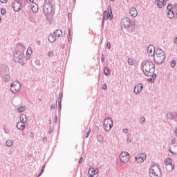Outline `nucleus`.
<instances>
[{"mask_svg":"<svg viewBox=\"0 0 177 177\" xmlns=\"http://www.w3.org/2000/svg\"><path fill=\"white\" fill-rule=\"evenodd\" d=\"M1 15H2V16H5V15H6V10L5 8L1 9Z\"/></svg>","mask_w":177,"mask_h":177,"instance_id":"obj_36","label":"nucleus"},{"mask_svg":"<svg viewBox=\"0 0 177 177\" xmlns=\"http://www.w3.org/2000/svg\"><path fill=\"white\" fill-rule=\"evenodd\" d=\"M170 165L171 167V169H175V165L174 164L171 163Z\"/></svg>","mask_w":177,"mask_h":177,"instance_id":"obj_59","label":"nucleus"},{"mask_svg":"<svg viewBox=\"0 0 177 177\" xmlns=\"http://www.w3.org/2000/svg\"><path fill=\"white\" fill-rule=\"evenodd\" d=\"M165 164L166 165H171L172 164V159L171 158H167L165 160Z\"/></svg>","mask_w":177,"mask_h":177,"instance_id":"obj_24","label":"nucleus"},{"mask_svg":"<svg viewBox=\"0 0 177 177\" xmlns=\"http://www.w3.org/2000/svg\"><path fill=\"white\" fill-rule=\"evenodd\" d=\"M174 42V44H177V37L175 38Z\"/></svg>","mask_w":177,"mask_h":177,"instance_id":"obj_63","label":"nucleus"},{"mask_svg":"<svg viewBox=\"0 0 177 177\" xmlns=\"http://www.w3.org/2000/svg\"><path fill=\"white\" fill-rule=\"evenodd\" d=\"M30 138H34V133H32V132L30 133Z\"/></svg>","mask_w":177,"mask_h":177,"instance_id":"obj_61","label":"nucleus"},{"mask_svg":"<svg viewBox=\"0 0 177 177\" xmlns=\"http://www.w3.org/2000/svg\"><path fill=\"white\" fill-rule=\"evenodd\" d=\"M174 133H175L176 136L177 137V130L176 129L175 130Z\"/></svg>","mask_w":177,"mask_h":177,"instance_id":"obj_64","label":"nucleus"},{"mask_svg":"<svg viewBox=\"0 0 177 177\" xmlns=\"http://www.w3.org/2000/svg\"><path fill=\"white\" fill-rule=\"evenodd\" d=\"M153 50L154 52V50H156V48L153 46V45H149L148 46L147 52L149 53V56H151L152 57L155 55L154 53H153Z\"/></svg>","mask_w":177,"mask_h":177,"instance_id":"obj_13","label":"nucleus"},{"mask_svg":"<svg viewBox=\"0 0 177 177\" xmlns=\"http://www.w3.org/2000/svg\"><path fill=\"white\" fill-rule=\"evenodd\" d=\"M55 104H52V105L50 106V109H51V110H55Z\"/></svg>","mask_w":177,"mask_h":177,"instance_id":"obj_54","label":"nucleus"},{"mask_svg":"<svg viewBox=\"0 0 177 177\" xmlns=\"http://www.w3.org/2000/svg\"><path fill=\"white\" fill-rule=\"evenodd\" d=\"M53 132V127H50L49 130H48V133H52Z\"/></svg>","mask_w":177,"mask_h":177,"instance_id":"obj_47","label":"nucleus"},{"mask_svg":"<svg viewBox=\"0 0 177 177\" xmlns=\"http://www.w3.org/2000/svg\"><path fill=\"white\" fill-rule=\"evenodd\" d=\"M48 56L49 57L53 56V51H49L48 53Z\"/></svg>","mask_w":177,"mask_h":177,"instance_id":"obj_48","label":"nucleus"},{"mask_svg":"<svg viewBox=\"0 0 177 177\" xmlns=\"http://www.w3.org/2000/svg\"><path fill=\"white\" fill-rule=\"evenodd\" d=\"M107 19H109V14L107 13V11H104L102 20H107Z\"/></svg>","mask_w":177,"mask_h":177,"instance_id":"obj_29","label":"nucleus"},{"mask_svg":"<svg viewBox=\"0 0 177 177\" xmlns=\"http://www.w3.org/2000/svg\"><path fill=\"white\" fill-rule=\"evenodd\" d=\"M121 23L124 28H128L131 26V19L127 17H124L122 19Z\"/></svg>","mask_w":177,"mask_h":177,"instance_id":"obj_10","label":"nucleus"},{"mask_svg":"<svg viewBox=\"0 0 177 177\" xmlns=\"http://www.w3.org/2000/svg\"><path fill=\"white\" fill-rule=\"evenodd\" d=\"M171 145H175V139L171 140Z\"/></svg>","mask_w":177,"mask_h":177,"instance_id":"obj_62","label":"nucleus"},{"mask_svg":"<svg viewBox=\"0 0 177 177\" xmlns=\"http://www.w3.org/2000/svg\"><path fill=\"white\" fill-rule=\"evenodd\" d=\"M11 6L15 12H20V10H21L22 4L19 0H15Z\"/></svg>","mask_w":177,"mask_h":177,"instance_id":"obj_8","label":"nucleus"},{"mask_svg":"<svg viewBox=\"0 0 177 177\" xmlns=\"http://www.w3.org/2000/svg\"><path fill=\"white\" fill-rule=\"evenodd\" d=\"M120 159L122 162H128L129 161V154L128 152H122L120 155Z\"/></svg>","mask_w":177,"mask_h":177,"instance_id":"obj_9","label":"nucleus"},{"mask_svg":"<svg viewBox=\"0 0 177 177\" xmlns=\"http://www.w3.org/2000/svg\"><path fill=\"white\" fill-rule=\"evenodd\" d=\"M153 61L156 64H162L165 62V53L160 48L154 50L153 52Z\"/></svg>","mask_w":177,"mask_h":177,"instance_id":"obj_2","label":"nucleus"},{"mask_svg":"<svg viewBox=\"0 0 177 177\" xmlns=\"http://www.w3.org/2000/svg\"><path fill=\"white\" fill-rule=\"evenodd\" d=\"M1 3H6L8 2V0H1Z\"/></svg>","mask_w":177,"mask_h":177,"instance_id":"obj_58","label":"nucleus"},{"mask_svg":"<svg viewBox=\"0 0 177 177\" xmlns=\"http://www.w3.org/2000/svg\"><path fill=\"white\" fill-rule=\"evenodd\" d=\"M104 74L106 75V77H109L110 74H111V72L110 71V69H109V67H105L104 69Z\"/></svg>","mask_w":177,"mask_h":177,"instance_id":"obj_20","label":"nucleus"},{"mask_svg":"<svg viewBox=\"0 0 177 177\" xmlns=\"http://www.w3.org/2000/svg\"><path fill=\"white\" fill-rule=\"evenodd\" d=\"M88 170L91 171V174H93L91 175H93H93H97V174H99V169H97V168L95 169L93 167H91V168H89ZM89 171H88V174H89Z\"/></svg>","mask_w":177,"mask_h":177,"instance_id":"obj_17","label":"nucleus"},{"mask_svg":"<svg viewBox=\"0 0 177 177\" xmlns=\"http://www.w3.org/2000/svg\"><path fill=\"white\" fill-rule=\"evenodd\" d=\"M97 142H99L100 143L102 142L104 140L103 136H102V135L97 136Z\"/></svg>","mask_w":177,"mask_h":177,"instance_id":"obj_30","label":"nucleus"},{"mask_svg":"<svg viewBox=\"0 0 177 177\" xmlns=\"http://www.w3.org/2000/svg\"><path fill=\"white\" fill-rule=\"evenodd\" d=\"M32 12H33V13H37V12H38V6H37V4H35V6H32Z\"/></svg>","mask_w":177,"mask_h":177,"instance_id":"obj_26","label":"nucleus"},{"mask_svg":"<svg viewBox=\"0 0 177 177\" xmlns=\"http://www.w3.org/2000/svg\"><path fill=\"white\" fill-rule=\"evenodd\" d=\"M68 41H70V38H71V28H69L68 30Z\"/></svg>","mask_w":177,"mask_h":177,"instance_id":"obj_42","label":"nucleus"},{"mask_svg":"<svg viewBox=\"0 0 177 177\" xmlns=\"http://www.w3.org/2000/svg\"><path fill=\"white\" fill-rule=\"evenodd\" d=\"M101 61H102V63H103V62H104V55L102 54V56L101 57Z\"/></svg>","mask_w":177,"mask_h":177,"instance_id":"obj_55","label":"nucleus"},{"mask_svg":"<svg viewBox=\"0 0 177 177\" xmlns=\"http://www.w3.org/2000/svg\"><path fill=\"white\" fill-rule=\"evenodd\" d=\"M43 12L45 16H50L53 12L52 4L45 3L43 7Z\"/></svg>","mask_w":177,"mask_h":177,"instance_id":"obj_5","label":"nucleus"},{"mask_svg":"<svg viewBox=\"0 0 177 177\" xmlns=\"http://www.w3.org/2000/svg\"><path fill=\"white\" fill-rule=\"evenodd\" d=\"M175 66H176V61H175V59H173L171 62V67L172 68H175Z\"/></svg>","mask_w":177,"mask_h":177,"instance_id":"obj_32","label":"nucleus"},{"mask_svg":"<svg viewBox=\"0 0 177 177\" xmlns=\"http://www.w3.org/2000/svg\"><path fill=\"white\" fill-rule=\"evenodd\" d=\"M165 5H167V1L163 0V2L162 1V6H165Z\"/></svg>","mask_w":177,"mask_h":177,"instance_id":"obj_52","label":"nucleus"},{"mask_svg":"<svg viewBox=\"0 0 177 177\" xmlns=\"http://www.w3.org/2000/svg\"><path fill=\"white\" fill-rule=\"evenodd\" d=\"M20 122H24L26 124L27 122V116L24 114H22L19 116Z\"/></svg>","mask_w":177,"mask_h":177,"instance_id":"obj_19","label":"nucleus"},{"mask_svg":"<svg viewBox=\"0 0 177 177\" xmlns=\"http://www.w3.org/2000/svg\"><path fill=\"white\" fill-rule=\"evenodd\" d=\"M57 102H58V107L59 110H62V100L57 99Z\"/></svg>","mask_w":177,"mask_h":177,"instance_id":"obj_35","label":"nucleus"},{"mask_svg":"<svg viewBox=\"0 0 177 177\" xmlns=\"http://www.w3.org/2000/svg\"><path fill=\"white\" fill-rule=\"evenodd\" d=\"M12 145H13V142L12 141V140H8L6 141V145L8 147H10V146H12Z\"/></svg>","mask_w":177,"mask_h":177,"instance_id":"obj_28","label":"nucleus"},{"mask_svg":"<svg viewBox=\"0 0 177 177\" xmlns=\"http://www.w3.org/2000/svg\"><path fill=\"white\" fill-rule=\"evenodd\" d=\"M10 81V75H6L5 76V82H9Z\"/></svg>","mask_w":177,"mask_h":177,"instance_id":"obj_33","label":"nucleus"},{"mask_svg":"<svg viewBox=\"0 0 177 177\" xmlns=\"http://www.w3.org/2000/svg\"><path fill=\"white\" fill-rule=\"evenodd\" d=\"M102 89H103L104 91H106L107 89V84H104L102 85Z\"/></svg>","mask_w":177,"mask_h":177,"instance_id":"obj_46","label":"nucleus"},{"mask_svg":"<svg viewBox=\"0 0 177 177\" xmlns=\"http://www.w3.org/2000/svg\"><path fill=\"white\" fill-rule=\"evenodd\" d=\"M128 64H129V66H133V64H135V61H133V59L129 58L128 60Z\"/></svg>","mask_w":177,"mask_h":177,"instance_id":"obj_31","label":"nucleus"},{"mask_svg":"<svg viewBox=\"0 0 177 177\" xmlns=\"http://www.w3.org/2000/svg\"><path fill=\"white\" fill-rule=\"evenodd\" d=\"M123 132H124V133H128V129H123Z\"/></svg>","mask_w":177,"mask_h":177,"instance_id":"obj_57","label":"nucleus"},{"mask_svg":"<svg viewBox=\"0 0 177 177\" xmlns=\"http://www.w3.org/2000/svg\"><path fill=\"white\" fill-rule=\"evenodd\" d=\"M140 121L142 124H145V122H146V118L145 117H141Z\"/></svg>","mask_w":177,"mask_h":177,"instance_id":"obj_40","label":"nucleus"},{"mask_svg":"<svg viewBox=\"0 0 177 177\" xmlns=\"http://www.w3.org/2000/svg\"><path fill=\"white\" fill-rule=\"evenodd\" d=\"M106 48L108 49H111V44L109 41L106 43Z\"/></svg>","mask_w":177,"mask_h":177,"instance_id":"obj_44","label":"nucleus"},{"mask_svg":"<svg viewBox=\"0 0 177 177\" xmlns=\"http://www.w3.org/2000/svg\"><path fill=\"white\" fill-rule=\"evenodd\" d=\"M135 159L137 162H143L146 160V153H139L135 157Z\"/></svg>","mask_w":177,"mask_h":177,"instance_id":"obj_11","label":"nucleus"},{"mask_svg":"<svg viewBox=\"0 0 177 177\" xmlns=\"http://www.w3.org/2000/svg\"><path fill=\"white\" fill-rule=\"evenodd\" d=\"M55 123L57 124V115L55 116Z\"/></svg>","mask_w":177,"mask_h":177,"instance_id":"obj_56","label":"nucleus"},{"mask_svg":"<svg viewBox=\"0 0 177 177\" xmlns=\"http://www.w3.org/2000/svg\"><path fill=\"white\" fill-rule=\"evenodd\" d=\"M173 118H174V120H176V118H177V113L176 112L173 115Z\"/></svg>","mask_w":177,"mask_h":177,"instance_id":"obj_53","label":"nucleus"},{"mask_svg":"<svg viewBox=\"0 0 177 177\" xmlns=\"http://www.w3.org/2000/svg\"><path fill=\"white\" fill-rule=\"evenodd\" d=\"M91 128L88 129L87 133L86 134V139H88V138H89V135H91Z\"/></svg>","mask_w":177,"mask_h":177,"instance_id":"obj_39","label":"nucleus"},{"mask_svg":"<svg viewBox=\"0 0 177 177\" xmlns=\"http://www.w3.org/2000/svg\"><path fill=\"white\" fill-rule=\"evenodd\" d=\"M48 41L51 43L53 44L55 41H56V36H53V35H50L48 36Z\"/></svg>","mask_w":177,"mask_h":177,"instance_id":"obj_22","label":"nucleus"},{"mask_svg":"<svg viewBox=\"0 0 177 177\" xmlns=\"http://www.w3.org/2000/svg\"><path fill=\"white\" fill-rule=\"evenodd\" d=\"M169 153H171V154H173L174 156H176V153L174 151H172V150H171V149H169Z\"/></svg>","mask_w":177,"mask_h":177,"instance_id":"obj_49","label":"nucleus"},{"mask_svg":"<svg viewBox=\"0 0 177 177\" xmlns=\"http://www.w3.org/2000/svg\"><path fill=\"white\" fill-rule=\"evenodd\" d=\"M156 3H157V6L159 7V8H162V1H160V0H156Z\"/></svg>","mask_w":177,"mask_h":177,"instance_id":"obj_34","label":"nucleus"},{"mask_svg":"<svg viewBox=\"0 0 177 177\" xmlns=\"http://www.w3.org/2000/svg\"><path fill=\"white\" fill-rule=\"evenodd\" d=\"M151 177H161V167L158 164H151L149 169Z\"/></svg>","mask_w":177,"mask_h":177,"instance_id":"obj_3","label":"nucleus"},{"mask_svg":"<svg viewBox=\"0 0 177 177\" xmlns=\"http://www.w3.org/2000/svg\"><path fill=\"white\" fill-rule=\"evenodd\" d=\"M175 14H174V11H168L167 12V17L169 19H172L173 17H174Z\"/></svg>","mask_w":177,"mask_h":177,"instance_id":"obj_25","label":"nucleus"},{"mask_svg":"<svg viewBox=\"0 0 177 177\" xmlns=\"http://www.w3.org/2000/svg\"><path fill=\"white\" fill-rule=\"evenodd\" d=\"M166 117L167 120H169L170 121H172V120H174V114H172V113L171 112H168L166 115Z\"/></svg>","mask_w":177,"mask_h":177,"instance_id":"obj_23","label":"nucleus"},{"mask_svg":"<svg viewBox=\"0 0 177 177\" xmlns=\"http://www.w3.org/2000/svg\"><path fill=\"white\" fill-rule=\"evenodd\" d=\"M143 89V84L142 83H139L137 86L134 87L133 92L136 95H139L142 90Z\"/></svg>","mask_w":177,"mask_h":177,"instance_id":"obj_12","label":"nucleus"},{"mask_svg":"<svg viewBox=\"0 0 177 177\" xmlns=\"http://www.w3.org/2000/svg\"><path fill=\"white\" fill-rule=\"evenodd\" d=\"M30 57H31V55H26V60H30Z\"/></svg>","mask_w":177,"mask_h":177,"instance_id":"obj_60","label":"nucleus"},{"mask_svg":"<svg viewBox=\"0 0 177 177\" xmlns=\"http://www.w3.org/2000/svg\"><path fill=\"white\" fill-rule=\"evenodd\" d=\"M141 70L146 77H151V74L156 71V65L153 62L145 60L141 63Z\"/></svg>","mask_w":177,"mask_h":177,"instance_id":"obj_1","label":"nucleus"},{"mask_svg":"<svg viewBox=\"0 0 177 177\" xmlns=\"http://www.w3.org/2000/svg\"><path fill=\"white\" fill-rule=\"evenodd\" d=\"M25 110H26V106H20L17 109L18 113H23V111H24Z\"/></svg>","mask_w":177,"mask_h":177,"instance_id":"obj_27","label":"nucleus"},{"mask_svg":"<svg viewBox=\"0 0 177 177\" xmlns=\"http://www.w3.org/2000/svg\"><path fill=\"white\" fill-rule=\"evenodd\" d=\"M45 170H44V169H41V171H40V172L39 173V174L37 175V177H39V176H41V175H42V174H44V171Z\"/></svg>","mask_w":177,"mask_h":177,"instance_id":"obj_45","label":"nucleus"},{"mask_svg":"<svg viewBox=\"0 0 177 177\" xmlns=\"http://www.w3.org/2000/svg\"><path fill=\"white\" fill-rule=\"evenodd\" d=\"M13 56L15 63H21L23 60V57H24V54L20 51H16L15 53L13 54Z\"/></svg>","mask_w":177,"mask_h":177,"instance_id":"obj_7","label":"nucleus"},{"mask_svg":"<svg viewBox=\"0 0 177 177\" xmlns=\"http://www.w3.org/2000/svg\"><path fill=\"white\" fill-rule=\"evenodd\" d=\"M113 128V120L110 118H107L104 121V129L107 132Z\"/></svg>","mask_w":177,"mask_h":177,"instance_id":"obj_6","label":"nucleus"},{"mask_svg":"<svg viewBox=\"0 0 177 177\" xmlns=\"http://www.w3.org/2000/svg\"><path fill=\"white\" fill-rule=\"evenodd\" d=\"M3 131H4L5 133H9V132H10V130L8 127H4Z\"/></svg>","mask_w":177,"mask_h":177,"instance_id":"obj_41","label":"nucleus"},{"mask_svg":"<svg viewBox=\"0 0 177 177\" xmlns=\"http://www.w3.org/2000/svg\"><path fill=\"white\" fill-rule=\"evenodd\" d=\"M172 9H174V7H172V4H169L168 6H167V10H168V12H169V11H172Z\"/></svg>","mask_w":177,"mask_h":177,"instance_id":"obj_38","label":"nucleus"},{"mask_svg":"<svg viewBox=\"0 0 177 177\" xmlns=\"http://www.w3.org/2000/svg\"><path fill=\"white\" fill-rule=\"evenodd\" d=\"M109 17H111V20L113 19V11L111 10V5H109L107 8Z\"/></svg>","mask_w":177,"mask_h":177,"instance_id":"obj_18","label":"nucleus"},{"mask_svg":"<svg viewBox=\"0 0 177 177\" xmlns=\"http://www.w3.org/2000/svg\"><path fill=\"white\" fill-rule=\"evenodd\" d=\"M82 161H84V158L82 157L80 158L79 164H82Z\"/></svg>","mask_w":177,"mask_h":177,"instance_id":"obj_51","label":"nucleus"},{"mask_svg":"<svg viewBox=\"0 0 177 177\" xmlns=\"http://www.w3.org/2000/svg\"><path fill=\"white\" fill-rule=\"evenodd\" d=\"M24 122H19L17 123V129H19L20 131H23L26 128V124H24Z\"/></svg>","mask_w":177,"mask_h":177,"instance_id":"obj_15","label":"nucleus"},{"mask_svg":"<svg viewBox=\"0 0 177 177\" xmlns=\"http://www.w3.org/2000/svg\"><path fill=\"white\" fill-rule=\"evenodd\" d=\"M32 53V50H31V48H30V49L28 50H27L26 51V55H30V56H31V53Z\"/></svg>","mask_w":177,"mask_h":177,"instance_id":"obj_43","label":"nucleus"},{"mask_svg":"<svg viewBox=\"0 0 177 177\" xmlns=\"http://www.w3.org/2000/svg\"><path fill=\"white\" fill-rule=\"evenodd\" d=\"M127 143H131V142H132V139L131 138V134H129L127 136Z\"/></svg>","mask_w":177,"mask_h":177,"instance_id":"obj_37","label":"nucleus"},{"mask_svg":"<svg viewBox=\"0 0 177 177\" xmlns=\"http://www.w3.org/2000/svg\"><path fill=\"white\" fill-rule=\"evenodd\" d=\"M151 78H148L147 81L148 82H151V84H153V82H154V80H156V78H157V75L156 73H154V72L151 75Z\"/></svg>","mask_w":177,"mask_h":177,"instance_id":"obj_16","label":"nucleus"},{"mask_svg":"<svg viewBox=\"0 0 177 177\" xmlns=\"http://www.w3.org/2000/svg\"><path fill=\"white\" fill-rule=\"evenodd\" d=\"M62 34H63V32L62 31V30L57 29L54 31L55 37H60Z\"/></svg>","mask_w":177,"mask_h":177,"instance_id":"obj_21","label":"nucleus"},{"mask_svg":"<svg viewBox=\"0 0 177 177\" xmlns=\"http://www.w3.org/2000/svg\"><path fill=\"white\" fill-rule=\"evenodd\" d=\"M21 89V84L18 81L12 82L10 85V91L12 93H17Z\"/></svg>","mask_w":177,"mask_h":177,"instance_id":"obj_4","label":"nucleus"},{"mask_svg":"<svg viewBox=\"0 0 177 177\" xmlns=\"http://www.w3.org/2000/svg\"><path fill=\"white\" fill-rule=\"evenodd\" d=\"M62 97H63V93H61L59 94V98H58L59 100H62Z\"/></svg>","mask_w":177,"mask_h":177,"instance_id":"obj_50","label":"nucleus"},{"mask_svg":"<svg viewBox=\"0 0 177 177\" xmlns=\"http://www.w3.org/2000/svg\"><path fill=\"white\" fill-rule=\"evenodd\" d=\"M131 17H136L138 16V10L135 8H131L129 11Z\"/></svg>","mask_w":177,"mask_h":177,"instance_id":"obj_14","label":"nucleus"}]
</instances>
